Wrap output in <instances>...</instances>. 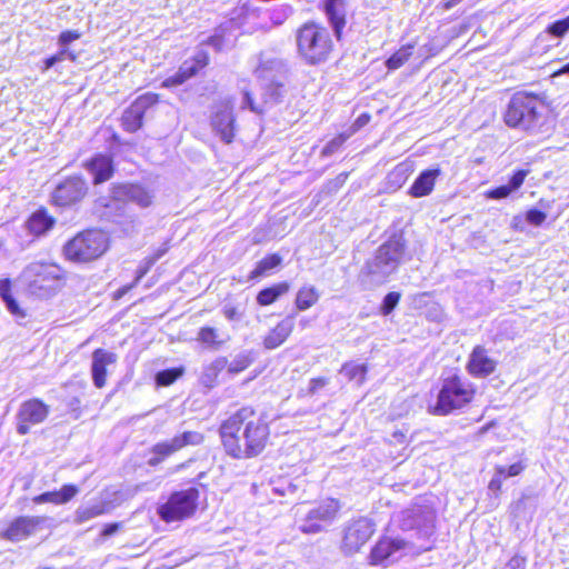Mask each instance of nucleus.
<instances>
[{"instance_id": "obj_1", "label": "nucleus", "mask_w": 569, "mask_h": 569, "mask_svg": "<svg viewBox=\"0 0 569 569\" xmlns=\"http://www.w3.org/2000/svg\"><path fill=\"white\" fill-rule=\"evenodd\" d=\"M218 436L226 456L236 460L254 459L271 445V423L262 410L243 405L221 420Z\"/></svg>"}, {"instance_id": "obj_2", "label": "nucleus", "mask_w": 569, "mask_h": 569, "mask_svg": "<svg viewBox=\"0 0 569 569\" xmlns=\"http://www.w3.org/2000/svg\"><path fill=\"white\" fill-rule=\"evenodd\" d=\"M549 103L537 92L519 90L511 94L502 112V121L510 129L538 131L547 117Z\"/></svg>"}, {"instance_id": "obj_3", "label": "nucleus", "mask_w": 569, "mask_h": 569, "mask_svg": "<svg viewBox=\"0 0 569 569\" xmlns=\"http://www.w3.org/2000/svg\"><path fill=\"white\" fill-rule=\"evenodd\" d=\"M335 37L336 34L320 22H303L295 31L298 57L311 67L328 62L337 51Z\"/></svg>"}, {"instance_id": "obj_4", "label": "nucleus", "mask_w": 569, "mask_h": 569, "mask_svg": "<svg viewBox=\"0 0 569 569\" xmlns=\"http://www.w3.org/2000/svg\"><path fill=\"white\" fill-rule=\"evenodd\" d=\"M109 233L99 227H88L68 239L62 246V256L73 264H89L102 258L110 249Z\"/></svg>"}, {"instance_id": "obj_5", "label": "nucleus", "mask_w": 569, "mask_h": 569, "mask_svg": "<svg viewBox=\"0 0 569 569\" xmlns=\"http://www.w3.org/2000/svg\"><path fill=\"white\" fill-rule=\"evenodd\" d=\"M30 295L38 299H51L66 286L68 271L57 261L37 260L23 270Z\"/></svg>"}, {"instance_id": "obj_6", "label": "nucleus", "mask_w": 569, "mask_h": 569, "mask_svg": "<svg viewBox=\"0 0 569 569\" xmlns=\"http://www.w3.org/2000/svg\"><path fill=\"white\" fill-rule=\"evenodd\" d=\"M477 397V387L458 371L440 379L437 401L432 412L449 416L468 408Z\"/></svg>"}, {"instance_id": "obj_7", "label": "nucleus", "mask_w": 569, "mask_h": 569, "mask_svg": "<svg viewBox=\"0 0 569 569\" xmlns=\"http://www.w3.org/2000/svg\"><path fill=\"white\" fill-rule=\"evenodd\" d=\"M197 487L174 490L157 507L158 517L166 523L182 522L196 516L200 505Z\"/></svg>"}, {"instance_id": "obj_8", "label": "nucleus", "mask_w": 569, "mask_h": 569, "mask_svg": "<svg viewBox=\"0 0 569 569\" xmlns=\"http://www.w3.org/2000/svg\"><path fill=\"white\" fill-rule=\"evenodd\" d=\"M343 513V503L338 498L326 497L318 500L299 518V530L307 535L321 532Z\"/></svg>"}, {"instance_id": "obj_9", "label": "nucleus", "mask_w": 569, "mask_h": 569, "mask_svg": "<svg viewBox=\"0 0 569 569\" xmlns=\"http://www.w3.org/2000/svg\"><path fill=\"white\" fill-rule=\"evenodd\" d=\"M376 533L372 519L359 516L349 520L341 530L340 550L346 556L360 552Z\"/></svg>"}, {"instance_id": "obj_10", "label": "nucleus", "mask_w": 569, "mask_h": 569, "mask_svg": "<svg viewBox=\"0 0 569 569\" xmlns=\"http://www.w3.org/2000/svg\"><path fill=\"white\" fill-rule=\"evenodd\" d=\"M89 193V186L80 174L61 180L50 194V203L56 208H71L80 203Z\"/></svg>"}, {"instance_id": "obj_11", "label": "nucleus", "mask_w": 569, "mask_h": 569, "mask_svg": "<svg viewBox=\"0 0 569 569\" xmlns=\"http://www.w3.org/2000/svg\"><path fill=\"white\" fill-rule=\"evenodd\" d=\"M160 102V94L144 92L139 94L122 112L121 127L129 133H134L143 127L146 113Z\"/></svg>"}, {"instance_id": "obj_12", "label": "nucleus", "mask_w": 569, "mask_h": 569, "mask_svg": "<svg viewBox=\"0 0 569 569\" xmlns=\"http://www.w3.org/2000/svg\"><path fill=\"white\" fill-rule=\"evenodd\" d=\"M406 252V240L401 234H392L387 241L381 243L377 250L373 261H367L365 274L367 277L377 273V267L393 266L397 267L402 261Z\"/></svg>"}, {"instance_id": "obj_13", "label": "nucleus", "mask_w": 569, "mask_h": 569, "mask_svg": "<svg viewBox=\"0 0 569 569\" xmlns=\"http://www.w3.org/2000/svg\"><path fill=\"white\" fill-rule=\"evenodd\" d=\"M50 415V406L40 398H30L21 402L17 412V432L26 436L33 426L44 422Z\"/></svg>"}, {"instance_id": "obj_14", "label": "nucleus", "mask_w": 569, "mask_h": 569, "mask_svg": "<svg viewBox=\"0 0 569 569\" xmlns=\"http://www.w3.org/2000/svg\"><path fill=\"white\" fill-rule=\"evenodd\" d=\"M203 440V436L196 431H183L182 433L176 435L169 441L157 442L151 447V458L149 465L154 467L164 461L170 456L180 451L187 446L198 445Z\"/></svg>"}, {"instance_id": "obj_15", "label": "nucleus", "mask_w": 569, "mask_h": 569, "mask_svg": "<svg viewBox=\"0 0 569 569\" xmlns=\"http://www.w3.org/2000/svg\"><path fill=\"white\" fill-rule=\"evenodd\" d=\"M209 63L210 54L204 50H200L190 59L186 60L174 74L167 77L161 86L163 88L181 86L189 79L196 77L201 70L207 68Z\"/></svg>"}, {"instance_id": "obj_16", "label": "nucleus", "mask_w": 569, "mask_h": 569, "mask_svg": "<svg viewBox=\"0 0 569 569\" xmlns=\"http://www.w3.org/2000/svg\"><path fill=\"white\" fill-rule=\"evenodd\" d=\"M436 510L431 505L415 502L401 511L400 527L405 531L433 526Z\"/></svg>"}, {"instance_id": "obj_17", "label": "nucleus", "mask_w": 569, "mask_h": 569, "mask_svg": "<svg viewBox=\"0 0 569 569\" xmlns=\"http://www.w3.org/2000/svg\"><path fill=\"white\" fill-rule=\"evenodd\" d=\"M83 168L91 177L93 186L110 181L117 171L112 154L97 152L83 162Z\"/></svg>"}, {"instance_id": "obj_18", "label": "nucleus", "mask_w": 569, "mask_h": 569, "mask_svg": "<svg viewBox=\"0 0 569 569\" xmlns=\"http://www.w3.org/2000/svg\"><path fill=\"white\" fill-rule=\"evenodd\" d=\"M43 522L41 516H19L6 526L0 537L11 542L20 541L33 535Z\"/></svg>"}, {"instance_id": "obj_19", "label": "nucleus", "mask_w": 569, "mask_h": 569, "mask_svg": "<svg viewBox=\"0 0 569 569\" xmlns=\"http://www.w3.org/2000/svg\"><path fill=\"white\" fill-rule=\"evenodd\" d=\"M498 361L489 355V350L482 345H476L469 353L466 370L476 379L487 378L497 370Z\"/></svg>"}, {"instance_id": "obj_20", "label": "nucleus", "mask_w": 569, "mask_h": 569, "mask_svg": "<svg viewBox=\"0 0 569 569\" xmlns=\"http://www.w3.org/2000/svg\"><path fill=\"white\" fill-rule=\"evenodd\" d=\"M406 547L407 542L402 538L381 536L369 551L367 557L368 563L372 567H386L389 558Z\"/></svg>"}, {"instance_id": "obj_21", "label": "nucleus", "mask_w": 569, "mask_h": 569, "mask_svg": "<svg viewBox=\"0 0 569 569\" xmlns=\"http://www.w3.org/2000/svg\"><path fill=\"white\" fill-rule=\"evenodd\" d=\"M117 361L118 356L114 352L102 348H97L92 351L91 377L96 388L102 389L107 386L108 367L116 365Z\"/></svg>"}, {"instance_id": "obj_22", "label": "nucleus", "mask_w": 569, "mask_h": 569, "mask_svg": "<svg viewBox=\"0 0 569 569\" xmlns=\"http://www.w3.org/2000/svg\"><path fill=\"white\" fill-rule=\"evenodd\" d=\"M236 117L232 109L228 104H222L213 113L211 124L214 131L220 136L221 140L229 144L234 140Z\"/></svg>"}, {"instance_id": "obj_23", "label": "nucleus", "mask_w": 569, "mask_h": 569, "mask_svg": "<svg viewBox=\"0 0 569 569\" xmlns=\"http://www.w3.org/2000/svg\"><path fill=\"white\" fill-rule=\"evenodd\" d=\"M295 330V316L288 315L278 321L263 337L262 345L272 350L282 346Z\"/></svg>"}, {"instance_id": "obj_24", "label": "nucleus", "mask_w": 569, "mask_h": 569, "mask_svg": "<svg viewBox=\"0 0 569 569\" xmlns=\"http://www.w3.org/2000/svg\"><path fill=\"white\" fill-rule=\"evenodd\" d=\"M56 224V218L50 214L46 207H39L28 217L26 229L33 237H41L50 231Z\"/></svg>"}, {"instance_id": "obj_25", "label": "nucleus", "mask_w": 569, "mask_h": 569, "mask_svg": "<svg viewBox=\"0 0 569 569\" xmlns=\"http://www.w3.org/2000/svg\"><path fill=\"white\" fill-rule=\"evenodd\" d=\"M441 174L439 167L422 170L410 186L408 193L413 198H422L429 196Z\"/></svg>"}, {"instance_id": "obj_26", "label": "nucleus", "mask_w": 569, "mask_h": 569, "mask_svg": "<svg viewBox=\"0 0 569 569\" xmlns=\"http://www.w3.org/2000/svg\"><path fill=\"white\" fill-rule=\"evenodd\" d=\"M80 488L74 483H64L58 490L46 491L32 498L37 505H66L78 496Z\"/></svg>"}, {"instance_id": "obj_27", "label": "nucleus", "mask_w": 569, "mask_h": 569, "mask_svg": "<svg viewBox=\"0 0 569 569\" xmlns=\"http://www.w3.org/2000/svg\"><path fill=\"white\" fill-rule=\"evenodd\" d=\"M167 249H160L153 252L151 256L147 257L141 263L136 272L134 280L131 283L124 284L120 287L118 290L113 292V299L119 300L124 295H127L130 290L136 288L141 279L150 271L152 266L166 253Z\"/></svg>"}, {"instance_id": "obj_28", "label": "nucleus", "mask_w": 569, "mask_h": 569, "mask_svg": "<svg viewBox=\"0 0 569 569\" xmlns=\"http://www.w3.org/2000/svg\"><path fill=\"white\" fill-rule=\"evenodd\" d=\"M346 1L326 0L325 12L333 28L337 40H340L342 30L346 26Z\"/></svg>"}, {"instance_id": "obj_29", "label": "nucleus", "mask_w": 569, "mask_h": 569, "mask_svg": "<svg viewBox=\"0 0 569 569\" xmlns=\"http://www.w3.org/2000/svg\"><path fill=\"white\" fill-rule=\"evenodd\" d=\"M282 257L278 252L268 253L260 259L253 269L249 272V280H259L263 277L271 274L276 269L281 267Z\"/></svg>"}, {"instance_id": "obj_30", "label": "nucleus", "mask_w": 569, "mask_h": 569, "mask_svg": "<svg viewBox=\"0 0 569 569\" xmlns=\"http://www.w3.org/2000/svg\"><path fill=\"white\" fill-rule=\"evenodd\" d=\"M290 284L287 281L276 282L262 288L256 296V301L260 307H268L277 302L282 296L288 293Z\"/></svg>"}, {"instance_id": "obj_31", "label": "nucleus", "mask_w": 569, "mask_h": 569, "mask_svg": "<svg viewBox=\"0 0 569 569\" xmlns=\"http://www.w3.org/2000/svg\"><path fill=\"white\" fill-rule=\"evenodd\" d=\"M228 365L227 357H218L203 368L201 383L207 388H214L219 383V377Z\"/></svg>"}, {"instance_id": "obj_32", "label": "nucleus", "mask_w": 569, "mask_h": 569, "mask_svg": "<svg viewBox=\"0 0 569 569\" xmlns=\"http://www.w3.org/2000/svg\"><path fill=\"white\" fill-rule=\"evenodd\" d=\"M320 293L315 286H302L297 291L295 307L298 311L308 310L318 303Z\"/></svg>"}, {"instance_id": "obj_33", "label": "nucleus", "mask_w": 569, "mask_h": 569, "mask_svg": "<svg viewBox=\"0 0 569 569\" xmlns=\"http://www.w3.org/2000/svg\"><path fill=\"white\" fill-rule=\"evenodd\" d=\"M197 341L207 348L218 350L226 343L227 339L221 337L217 328L203 326L198 330Z\"/></svg>"}, {"instance_id": "obj_34", "label": "nucleus", "mask_w": 569, "mask_h": 569, "mask_svg": "<svg viewBox=\"0 0 569 569\" xmlns=\"http://www.w3.org/2000/svg\"><path fill=\"white\" fill-rule=\"evenodd\" d=\"M0 298L6 303L10 313L20 318L26 317V311L19 306L12 296V282L9 278L0 280Z\"/></svg>"}, {"instance_id": "obj_35", "label": "nucleus", "mask_w": 569, "mask_h": 569, "mask_svg": "<svg viewBox=\"0 0 569 569\" xmlns=\"http://www.w3.org/2000/svg\"><path fill=\"white\" fill-rule=\"evenodd\" d=\"M416 44L406 43L398 48L385 62L389 71L397 70L406 64L413 56Z\"/></svg>"}, {"instance_id": "obj_36", "label": "nucleus", "mask_w": 569, "mask_h": 569, "mask_svg": "<svg viewBox=\"0 0 569 569\" xmlns=\"http://www.w3.org/2000/svg\"><path fill=\"white\" fill-rule=\"evenodd\" d=\"M153 199L154 196L150 188L139 182H131L130 202H133L141 208H148L153 203Z\"/></svg>"}, {"instance_id": "obj_37", "label": "nucleus", "mask_w": 569, "mask_h": 569, "mask_svg": "<svg viewBox=\"0 0 569 569\" xmlns=\"http://www.w3.org/2000/svg\"><path fill=\"white\" fill-rule=\"evenodd\" d=\"M340 372L343 373L349 381H356L361 386L367 380L368 365L347 361L342 363Z\"/></svg>"}, {"instance_id": "obj_38", "label": "nucleus", "mask_w": 569, "mask_h": 569, "mask_svg": "<svg viewBox=\"0 0 569 569\" xmlns=\"http://www.w3.org/2000/svg\"><path fill=\"white\" fill-rule=\"evenodd\" d=\"M107 512H108V508L106 507L104 503L94 505L91 507L78 508L74 512V522L78 525H81L90 519L102 516Z\"/></svg>"}, {"instance_id": "obj_39", "label": "nucleus", "mask_w": 569, "mask_h": 569, "mask_svg": "<svg viewBox=\"0 0 569 569\" xmlns=\"http://www.w3.org/2000/svg\"><path fill=\"white\" fill-rule=\"evenodd\" d=\"M183 373V367L169 368L157 372L154 380L158 387H169L181 378Z\"/></svg>"}, {"instance_id": "obj_40", "label": "nucleus", "mask_w": 569, "mask_h": 569, "mask_svg": "<svg viewBox=\"0 0 569 569\" xmlns=\"http://www.w3.org/2000/svg\"><path fill=\"white\" fill-rule=\"evenodd\" d=\"M130 184L131 182H117L111 184L110 198L117 202H130Z\"/></svg>"}, {"instance_id": "obj_41", "label": "nucleus", "mask_w": 569, "mask_h": 569, "mask_svg": "<svg viewBox=\"0 0 569 569\" xmlns=\"http://www.w3.org/2000/svg\"><path fill=\"white\" fill-rule=\"evenodd\" d=\"M252 363V359L247 353L238 355L229 365L227 370L230 375H237L248 369Z\"/></svg>"}, {"instance_id": "obj_42", "label": "nucleus", "mask_w": 569, "mask_h": 569, "mask_svg": "<svg viewBox=\"0 0 569 569\" xmlns=\"http://www.w3.org/2000/svg\"><path fill=\"white\" fill-rule=\"evenodd\" d=\"M569 31V14L563 18L553 21L552 23L548 24L546 28V32L552 37L556 38H562L567 34Z\"/></svg>"}, {"instance_id": "obj_43", "label": "nucleus", "mask_w": 569, "mask_h": 569, "mask_svg": "<svg viewBox=\"0 0 569 569\" xmlns=\"http://www.w3.org/2000/svg\"><path fill=\"white\" fill-rule=\"evenodd\" d=\"M400 299H401L400 292H398V291L388 292L385 296L382 303L380 306L381 315H383V316L390 315L395 310L397 305L399 303Z\"/></svg>"}, {"instance_id": "obj_44", "label": "nucleus", "mask_w": 569, "mask_h": 569, "mask_svg": "<svg viewBox=\"0 0 569 569\" xmlns=\"http://www.w3.org/2000/svg\"><path fill=\"white\" fill-rule=\"evenodd\" d=\"M349 132H341L335 136L322 149L323 156H329L336 152L350 137Z\"/></svg>"}, {"instance_id": "obj_45", "label": "nucleus", "mask_w": 569, "mask_h": 569, "mask_svg": "<svg viewBox=\"0 0 569 569\" xmlns=\"http://www.w3.org/2000/svg\"><path fill=\"white\" fill-rule=\"evenodd\" d=\"M80 38L81 32L78 30H64L59 34L58 43L61 46V49H67L68 44L76 40H79Z\"/></svg>"}, {"instance_id": "obj_46", "label": "nucleus", "mask_w": 569, "mask_h": 569, "mask_svg": "<svg viewBox=\"0 0 569 569\" xmlns=\"http://www.w3.org/2000/svg\"><path fill=\"white\" fill-rule=\"evenodd\" d=\"M529 174V170L518 169L516 170L509 179L508 186L515 192L523 184L527 176Z\"/></svg>"}, {"instance_id": "obj_47", "label": "nucleus", "mask_w": 569, "mask_h": 569, "mask_svg": "<svg viewBox=\"0 0 569 569\" xmlns=\"http://www.w3.org/2000/svg\"><path fill=\"white\" fill-rule=\"evenodd\" d=\"M513 191L508 184L498 186L486 192V197L489 199L500 200L509 197Z\"/></svg>"}, {"instance_id": "obj_48", "label": "nucleus", "mask_w": 569, "mask_h": 569, "mask_svg": "<svg viewBox=\"0 0 569 569\" xmlns=\"http://www.w3.org/2000/svg\"><path fill=\"white\" fill-rule=\"evenodd\" d=\"M547 214L543 211L538 210L536 208H531L526 212L527 222L536 227L541 226L545 222Z\"/></svg>"}, {"instance_id": "obj_49", "label": "nucleus", "mask_w": 569, "mask_h": 569, "mask_svg": "<svg viewBox=\"0 0 569 569\" xmlns=\"http://www.w3.org/2000/svg\"><path fill=\"white\" fill-rule=\"evenodd\" d=\"M371 121V114L363 112L352 122L349 133L352 136Z\"/></svg>"}, {"instance_id": "obj_50", "label": "nucleus", "mask_w": 569, "mask_h": 569, "mask_svg": "<svg viewBox=\"0 0 569 569\" xmlns=\"http://www.w3.org/2000/svg\"><path fill=\"white\" fill-rule=\"evenodd\" d=\"M67 49H60L57 53L46 58L42 62V71L52 68L57 62L66 58Z\"/></svg>"}, {"instance_id": "obj_51", "label": "nucleus", "mask_w": 569, "mask_h": 569, "mask_svg": "<svg viewBox=\"0 0 569 569\" xmlns=\"http://www.w3.org/2000/svg\"><path fill=\"white\" fill-rule=\"evenodd\" d=\"M527 559L520 555H513L507 562V569H526Z\"/></svg>"}, {"instance_id": "obj_52", "label": "nucleus", "mask_w": 569, "mask_h": 569, "mask_svg": "<svg viewBox=\"0 0 569 569\" xmlns=\"http://www.w3.org/2000/svg\"><path fill=\"white\" fill-rule=\"evenodd\" d=\"M329 382V379L326 378V377H316V378H312L309 382V392L310 393H316L319 389L323 388L325 386H327Z\"/></svg>"}, {"instance_id": "obj_53", "label": "nucleus", "mask_w": 569, "mask_h": 569, "mask_svg": "<svg viewBox=\"0 0 569 569\" xmlns=\"http://www.w3.org/2000/svg\"><path fill=\"white\" fill-rule=\"evenodd\" d=\"M526 469V463L523 461H517L507 467L506 472L509 477H517L521 475Z\"/></svg>"}, {"instance_id": "obj_54", "label": "nucleus", "mask_w": 569, "mask_h": 569, "mask_svg": "<svg viewBox=\"0 0 569 569\" xmlns=\"http://www.w3.org/2000/svg\"><path fill=\"white\" fill-rule=\"evenodd\" d=\"M122 528V522H111L103 526L101 536L103 538L110 537Z\"/></svg>"}, {"instance_id": "obj_55", "label": "nucleus", "mask_w": 569, "mask_h": 569, "mask_svg": "<svg viewBox=\"0 0 569 569\" xmlns=\"http://www.w3.org/2000/svg\"><path fill=\"white\" fill-rule=\"evenodd\" d=\"M502 480L499 478H496L495 476L491 478V480L488 483V489L496 496L499 497L502 491Z\"/></svg>"}, {"instance_id": "obj_56", "label": "nucleus", "mask_w": 569, "mask_h": 569, "mask_svg": "<svg viewBox=\"0 0 569 569\" xmlns=\"http://www.w3.org/2000/svg\"><path fill=\"white\" fill-rule=\"evenodd\" d=\"M223 42H224V39H223V36L221 34H213V36H210L206 41L204 43L209 44V46H212L213 48H216L217 50H221L222 47H223Z\"/></svg>"}, {"instance_id": "obj_57", "label": "nucleus", "mask_w": 569, "mask_h": 569, "mask_svg": "<svg viewBox=\"0 0 569 569\" xmlns=\"http://www.w3.org/2000/svg\"><path fill=\"white\" fill-rule=\"evenodd\" d=\"M223 315L228 320H233L239 316L237 307L230 306L223 309Z\"/></svg>"}, {"instance_id": "obj_58", "label": "nucleus", "mask_w": 569, "mask_h": 569, "mask_svg": "<svg viewBox=\"0 0 569 569\" xmlns=\"http://www.w3.org/2000/svg\"><path fill=\"white\" fill-rule=\"evenodd\" d=\"M506 469H507V467H506V466H502V465H498V466H496V467H495V470H496V475H495V477H496V478H499V479H500V480H502V481H503L505 479L509 478V475H507Z\"/></svg>"}, {"instance_id": "obj_59", "label": "nucleus", "mask_w": 569, "mask_h": 569, "mask_svg": "<svg viewBox=\"0 0 569 569\" xmlns=\"http://www.w3.org/2000/svg\"><path fill=\"white\" fill-rule=\"evenodd\" d=\"M569 73V62L563 64L561 68L555 70L551 74V77H559L561 74Z\"/></svg>"}, {"instance_id": "obj_60", "label": "nucleus", "mask_w": 569, "mask_h": 569, "mask_svg": "<svg viewBox=\"0 0 569 569\" xmlns=\"http://www.w3.org/2000/svg\"><path fill=\"white\" fill-rule=\"evenodd\" d=\"M427 47V57L425 58V60L429 59V58H432L435 56H437L439 53V49L436 48L435 46H426Z\"/></svg>"}, {"instance_id": "obj_61", "label": "nucleus", "mask_w": 569, "mask_h": 569, "mask_svg": "<svg viewBox=\"0 0 569 569\" xmlns=\"http://www.w3.org/2000/svg\"><path fill=\"white\" fill-rule=\"evenodd\" d=\"M66 58H68L72 62H76L78 60V54L67 49Z\"/></svg>"}, {"instance_id": "obj_62", "label": "nucleus", "mask_w": 569, "mask_h": 569, "mask_svg": "<svg viewBox=\"0 0 569 569\" xmlns=\"http://www.w3.org/2000/svg\"><path fill=\"white\" fill-rule=\"evenodd\" d=\"M301 323H302L303 327H307V326H309L310 320L309 319H305Z\"/></svg>"}]
</instances>
